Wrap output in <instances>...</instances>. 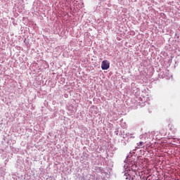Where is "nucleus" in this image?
Listing matches in <instances>:
<instances>
[{"label":"nucleus","mask_w":180,"mask_h":180,"mask_svg":"<svg viewBox=\"0 0 180 180\" xmlns=\"http://www.w3.org/2000/svg\"><path fill=\"white\" fill-rule=\"evenodd\" d=\"M144 142H139V144L137 146V148H143V146H144Z\"/></svg>","instance_id":"2"},{"label":"nucleus","mask_w":180,"mask_h":180,"mask_svg":"<svg viewBox=\"0 0 180 180\" xmlns=\"http://www.w3.org/2000/svg\"><path fill=\"white\" fill-rule=\"evenodd\" d=\"M110 67V63L107 60H104L102 61L101 63V68L102 70H109Z\"/></svg>","instance_id":"1"},{"label":"nucleus","mask_w":180,"mask_h":180,"mask_svg":"<svg viewBox=\"0 0 180 180\" xmlns=\"http://www.w3.org/2000/svg\"><path fill=\"white\" fill-rule=\"evenodd\" d=\"M170 130H171L172 131H175V128H174V127L171 126Z\"/></svg>","instance_id":"3"}]
</instances>
